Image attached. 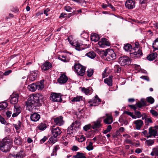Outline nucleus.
<instances>
[{
  "label": "nucleus",
  "mask_w": 158,
  "mask_h": 158,
  "mask_svg": "<svg viewBox=\"0 0 158 158\" xmlns=\"http://www.w3.org/2000/svg\"><path fill=\"white\" fill-rule=\"evenodd\" d=\"M43 98L42 95L40 94H33L30 96L26 104L29 110L31 111L34 107L40 106Z\"/></svg>",
  "instance_id": "nucleus-1"
},
{
  "label": "nucleus",
  "mask_w": 158,
  "mask_h": 158,
  "mask_svg": "<svg viewBox=\"0 0 158 158\" xmlns=\"http://www.w3.org/2000/svg\"><path fill=\"white\" fill-rule=\"evenodd\" d=\"M135 47L132 50V52L130 53V56L135 59L139 58L143 55L142 50L140 48L139 44L138 42L135 44Z\"/></svg>",
  "instance_id": "nucleus-2"
},
{
  "label": "nucleus",
  "mask_w": 158,
  "mask_h": 158,
  "mask_svg": "<svg viewBox=\"0 0 158 158\" xmlns=\"http://www.w3.org/2000/svg\"><path fill=\"white\" fill-rule=\"evenodd\" d=\"M74 71L80 76H83L85 73V68L80 64H76L74 65Z\"/></svg>",
  "instance_id": "nucleus-3"
},
{
  "label": "nucleus",
  "mask_w": 158,
  "mask_h": 158,
  "mask_svg": "<svg viewBox=\"0 0 158 158\" xmlns=\"http://www.w3.org/2000/svg\"><path fill=\"white\" fill-rule=\"evenodd\" d=\"M104 55L106 56L108 60H114L115 58V54L114 51L111 49L107 50L106 52H104Z\"/></svg>",
  "instance_id": "nucleus-4"
},
{
  "label": "nucleus",
  "mask_w": 158,
  "mask_h": 158,
  "mask_svg": "<svg viewBox=\"0 0 158 158\" xmlns=\"http://www.w3.org/2000/svg\"><path fill=\"white\" fill-rule=\"evenodd\" d=\"M50 99L53 102H61L62 101L60 94L54 93L51 94Z\"/></svg>",
  "instance_id": "nucleus-5"
},
{
  "label": "nucleus",
  "mask_w": 158,
  "mask_h": 158,
  "mask_svg": "<svg viewBox=\"0 0 158 158\" xmlns=\"http://www.w3.org/2000/svg\"><path fill=\"white\" fill-rule=\"evenodd\" d=\"M119 63L122 66H124L130 64V59L127 56H123L120 57L119 59Z\"/></svg>",
  "instance_id": "nucleus-6"
},
{
  "label": "nucleus",
  "mask_w": 158,
  "mask_h": 158,
  "mask_svg": "<svg viewBox=\"0 0 158 158\" xmlns=\"http://www.w3.org/2000/svg\"><path fill=\"white\" fill-rule=\"evenodd\" d=\"M51 132L52 135L58 137L61 133L60 128L58 127H53L51 128Z\"/></svg>",
  "instance_id": "nucleus-7"
},
{
  "label": "nucleus",
  "mask_w": 158,
  "mask_h": 158,
  "mask_svg": "<svg viewBox=\"0 0 158 158\" xmlns=\"http://www.w3.org/2000/svg\"><path fill=\"white\" fill-rule=\"evenodd\" d=\"M101 102V100L99 99L98 96L96 95L94 98L90 100L89 102L90 103V106H96L99 104V102Z\"/></svg>",
  "instance_id": "nucleus-8"
},
{
  "label": "nucleus",
  "mask_w": 158,
  "mask_h": 158,
  "mask_svg": "<svg viewBox=\"0 0 158 158\" xmlns=\"http://www.w3.org/2000/svg\"><path fill=\"white\" fill-rule=\"evenodd\" d=\"M99 46L102 48H104L106 46H109L110 44L107 40L105 38L101 39L98 42Z\"/></svg>",
  "instance_id": "nucleus-9"
},
{
  "label": "nucleus",
  "mask_w": 158,
  "mask_h": 158,
  "mask_svg": "<svg viewBox=\"0 0 158 158\" xmlns=\"http://www.w3.org/2000/svg\"><path fill=\"white\" fill-rule=\"evenodd\" d=\"M158 127H150L149 128V135L148 136V138L151 137L152 136L155 137L157 134V130L156 129Z\"/></svg>",
  "instance_id": "nucleus-10"
},
{
  "label": "nucleus",
  "mask_w": 158,
  "mask_h": 158,
  "mask_svg": "<svg viewBox=\"0 0 158 158\" xmlns=\"http://www.w3.org/2000/svg\"><path fill=\"white\" fill-rule=\"evenodd\" d=\"M101 118H99L96 121L92 123V127L93 129L97 130L102 127V125L101 123L102 122Z\"/></svg>",
  "instance_id": "nucleus-11"
},
{
  "label": "nucleus",
  "mask_w": 158,
  "mask_h": 158,
  "mask_svg": "<svg viewBox=\"0 0 158 158\" xmlns=\"http://www.w3.org/2000/svg\"><path fill=\"white\" fill-rule=\"evenodd\" d=\"M63 117L60 116L53 118L55 124L58 126H61L63 125L64 121L63 120Z\"/></svg>",
  "instance_id": "nucleus-12"
},
{
  "label": "nucleus",
  "mask_w": 158,
  "mask_h": 158,
  "mask_svg": "<svg viewBox=\"0 0 158 158\" xmlns=\"http://www.w3.org/2000/svg\"><path fill=\"white\" fill-rule=\"evenodd\" d=\"M125 6L128 9H132L135 7V3L132 0H128L126 2Z\"/></svg>",
  "instance_id": "nucleus-13"
},
{
  "label": "nucleus",
  "mask_w": 158,
  "mask_h": 158,
  "mask_svg": "<svg viewBox=\"0 0 158 158\" xmlns=\"http://www.w3.org/2000/svg\"><path fill=\"white\" fill-rule=\"evenodd\" d=\"M68 81L67 77L64 74H61L57 81L60 84H64Z\"/></svg>",
  "instance_id": "nucleus-14"
},
{
  "label": "nucleus",
  "mask_w": 158,
  "mask_h": 158,
  "mask_svg": "<svg viewBox=\"0 0 158 158\" xmlns=\"http://www.w3.org/2000/svg\"><path fill=\"white\" fill-rule=\"evenodd\" d=\"M30 75L29 77L27 78V80H29L30 81H32L36 78L38 75V71H33L31 72Z\"/></svg>",
  "instance_id": "nucleus-15"
},
{
  "label": "nucleus",
  "mask_w": 158,
  "mask_h": 158,
  "mask_svg": "<svg viewBox=\"0 0 158 158\" xmlns=\"http://www.w3.org/2000/svg\"><path fill=\"white\" fill-rule=\"evenodd\" d=\"M18 94H13L11 96L10 103L12 104H16L18 102Z\"/></svg>",
  "instance_id": "nucleus-16"
},
{
  "label": "nucleus",
  "mask_w": 158,
  "mask_h": 158,
  "mask_svg": "<svg viewBox=\"0 0 158 158\" xmlns=\"http://www.w3.org/2000/svg\"><path fill=\"white\" fill-rule=\"evenodd\" d=\"M133 123L135 124L136 129L137 130H140L143 124V121L140 119L135 121Z\"/></svg>",
  "instance_id": "nucleus-17"
},
{
  "label": "nucleus",
  "mask_w": 158,
  "mask_h": 158,
  "mask_svg": "<svg viewBox=\"0 0 158 158\" xmlns=\"http://www.w3.org/2000/svg\"><path fill=\"white\" fill-rule=\"evenodd\" d=\"M78 123V122L77 121H75V122L72 123V124L69 127L67 133L69 134H73V127H75V128H77L76 126L75 125V124H77Z\"/></svg>",
  "instance_id": "nucleus-18"
},
{
  "label": "nucleus",
  "mask_w": 158,
  "mask_h": 158,
  "mask_svg": "<svg viewBox=\"0 0 158 158\" xmlns=\"http://www.w3.org/2000/svg\"><path fill=\"white\" fill-rule=\"evenodd\" d=\"M71 44L73 46H75L76 49L78 51H79L84 49L82 47V44L77 41L74 42Z\"/></svg>",
  "instance_id": "nucleus-19"
},
{
  "label": "nucleus",
  "mask_w": 158,
  "mask_h": 158,
  "mask_svg": "<svg viewBox=\"0 0 158 158\" xmlns=\"http://www.w3.org/2000/svg\"><path fill=\"white\" fill-rule=\"evenodd\" d=\"M52 67L51 64L48 62H45L41 66V69L42 70L46 71Z\"/></svg>",
  "instance_id": "nucleus-20"
},
{
  "label": "nucleus",
  "mask_w": 158,
  "mask_h": 158,
  "mask_svg": "<svg viewBox=\"0 0 158 158\" xmlns=\"http://www.w3.org/2000/svg\"><path fill=\"white\" fill-rule=\"evenodd\" d=\"M25 156L24 152L23 150H21L16 155L12 156L11 158H23Z\"/></svg>",
  "instance_id": "nucleus-21"
},
{
  "label": "nucleus",
  "mask_w": 158,
  "mask_h": 158,
  "mask_svg": "<svg viewBox=\"0 0 158 158\" xmlns=\"http://www.w3.org/2000/svg\"><path fill=\"white\" fill-rule=\"evenodd\" d=\"M40 117V115L37 113H34L31 115L30 117L31 120L34 122H36L39 120Z\"/></svg>",
  "instance_id": "nucleus-22"
},
{
  "label": "nucleus",
  "mask_w": 158,
  "mask_h": 158,
  "mask_svg": "<svg viewBox=\"0 0 158 158\" xmlns=\"http://www.w3.org/2000/svg\"><path fill=\"white\" fill-rule=\"evenodd\" d=\"M81 91L87 95L91 94L93 91L92 89L90 87L87 88H85V87L82 88Z\"/></svg>",
  "instance_id": "nucleus-23"
},
{
  "label": "nucleus",
  "mask_w": 158,
  "mask_h": 158,
  "mask_svg": "<svg viewBox=\"0 0 158 158\" xmlns=\"http://www.w3.org/2000/svg\"><path fill=\"white\" fill-rule=\"evenodd\" d=\"M14 113L12 115V117H16L21 112V110L19 107L15 106H14Z\"/></svg>",
  "instance_id": "nucleus-24"
},
{
  "label": "nucleus",
  "mask_w": 158,
  "mask_h": 158,
  "mask_svg": "<svg viewBox=\"0 0 158 158\" xmlns=\"http://www.w3.org/2000/svg\"><path fill=\"white\" fill-rule=\"evenodd\" d=\"M108 114H106L107 118L103 120V122L106 124H111L113 122L112 117L111 116H107Z\"/></svg>",
  "instance_id": "nucleus-25"
},
{
  "label": "nucleus",
  "mask_w": 158,
  "mask_h": 158,
  "mask_svg": "<svg viewBox=\"0 0 158 158\" xmlns=\"http://www.w3.org/2000/svg\"><path fill=\"white\" fill-rule=\"evenodd\" d=\"M44 80L40 81L39 82H38L36 83L37 86V89L38 90H41L44 88Z\"/></svg>",
  "instance_id": "nucleus-26"
},
{
  "label": "nucleus",
  "mask_w": 158,
  "mask_h": 158,
  "mask_svg": "<svg viewBox=\"0 0 158 158\" xmlns=\"http://www.w3.org/2000/svg\"><path fill=\"white\" fill-rule=\"evenodd\" d=\"M28 89L31 91H35L37 89V86L36 83H33L28 85L27 86Z\"/></svg>",
  "instance_id": "nucleus-27"
},
{
  "label": "nucleus",
  "mask_w": 158,
  "mask_h": 158,
  "mask_svg": "<svg viewBox=\"0 0 158 158\" xmlns=\"http://www.w3.org/2000/svg\"><path fill=\"white\" fill-rule=\"evenodd\" d=\"M99 39L98 35L95 33L92 34L91 35V41L96 42Z\"/></svg>",
  "instance_id": "nucleus-28"
},
{
  "label": "nucleus",
  "mask_w": 158,
  "mask_h": 158,
  "mask_svg": "<svg viewBox=\"0 0 158 158\" xmlns=\"http://www.w3.org/2000/svg\"><path fill=\"white\" fill-rule=\"evenodd\" d=\"M157 53L155 52L149 55L147 57V58L148 60L152 61L155 59L157 57Z\"/></svg>",
  "instance_id": "nucleus-29"
},
{
  "label": "nucleus",
  "mask_w": 158,
  "mask_h": 158,
  "mask_svg": "<svg viewBox=\"0 0 158 158\" xmlns=\"http://www.w3.org/2000/svg\"><path fill=\"white\" fill-rule=\"evenodd\" d=\"M73 158H86L84 154L80 152H77L76 155H74Z\"/></svg>",
  "instance_id": "nucleus-30"
},
{
  "label": "nucleus",
  "mask_w": 158,
  "mask_h": 158,
  "mask_svg": "<svg viewBox=\"0 0 158 158\" xmlns=\"http://www.w3.org/2000/svg\"><path fill=\"white\" fill-rule=\"evenodd\" d=\"M14 141L15 143L17 145H20L22 143V141L21 140V139L19 136H17L15 137Z\"/></svg>",
  "instance_id": "nucleus-31"
},
{
  "label": "nucleus",
  "mask_w": 158,
  "mask_h": 158,
  "mask_svg": "<svg viewBox=\"0 0 158 158\" xmlns=\"http://www.w3.org/2000/svg\"><path fill=\"white\" fill-rule=\"evenodd\" d=\"M57 140V137L52 135L49 139L48 142L49 143H54L56 142Z\"/></svg>",
  "instance_id": "nucleus-32"
},
{
  "label": "nucleus",
  "mask_w": 158,
  "mask_h": 158,
  "mask_svg": "<svg viewBox=\"0 0 158 158\" xmlns=\"http://www.w3.org/2000/svg\"><path fill=\"white\" fill-rule=\"evenodd\" d=\"M123 48L127 52H130L132 49V46L129 44H127L125 45Z\"/></svg>",
  "instance_id": "nucleus-33"
},
{
  "label": "nucleus",
  "mask_w": 158,
  "mask_h": 158,
  "mask_svg": "<svg viewBox=\"0 0 158 158\" xmlns=\"http://www.w3.org/2000/svg\"><path fill=\"white\" fill-rule=\"evenodd\" d=\"M85 55L90 58L94 59L96 55L94 52L91 51L86 54Z\"/></svg>",
  "instance_id": "nucleus-34"
},
{
  "label": "nucleus",
  "mask_w": 158,
  "mask_h": 158,
  "mask_svg": "<svg viewBox=\"0 0 158 158\" xmlns=\"http://www.w3.org/2000/svg\"><path fill=\"white\" fill-rule=\"evenodd\" d=\"M150 155L152 156L155 155L158 156V147L154 148L152 149V152H151Z\"/></svg>",
  "instance_id": "nucleus-35"
},
{
  "label": "nucleus",
  "mask_w": 158,
  "mask_h": 158,
  "mask_svg": "<svg viewBox=\"0 0 158 158\" xmlns=\"http://www.w3.org/2000/svg\"><path fill=\"white\" fill-rule=\"evenodd\" d=\"M152 47L155 50H158V37L155 40L153 43Z\"/></svg>",
  "instance_id": "nucleus-36"
},
{
  "label": "nucleus",
  "mask_w": 158,
  "mask_h": 158,
  "mask_svg": "<svg viewBox=\"0 0 158 158\" xmlns=\"http://www.w3.org/2000/svg\"><path fill=\"white\" fill-rule=\"evenodd\" d=\"M47 127L46 124L44 123H41L38 126V129L41 130H45Z\"/></svg>",
  "instance_id": "nucleus-37"
},
{
  "label": "nucleus",
  "mask_w": 158,
  "mask_h": 158,
  "mask_svg": "<svg viewBox=\"0 0 158 158\" xmlns=\"http://www.w3.org/2000/svg\"><path fill=\"white\" fill-rule=\"evenodd\" d=\"M104 82L108 85L111 86L112 85V81L110 78H106L104 80Z\"/></svg>",
  "instance_id": "nucleus-38"
},
{
  "label": "nucleus",
  "mask_w": 158,
  "mask_h": 158,
  "mask_svg": "<svg viewBox=\"0 0 158 158\" xmlns=\"http://www.w3.org/2000/svg\"><path fill=\"white\" fill-rule=\"evenodd\" d=\"M82 97L80 96H77L76 97L72 98L71 100L72 102H79L82 100Z\"/></svg>",
  "instance_id": "nucleus-39"
},
{
  "label": "nucleus",
  "mask_w": 158,
  "mask_h": 158,
  "mask_svg": "<svg viewBox=\"0 0 158 158\" xmlns=\"http://www.w3.org/2000/svg\"><path fill=\"white\" fill-rule=\"evenodd\" d=\"M58 59L64 62L68 61V60L66 58V56L64 55L59 56L58 57Z\"/></svg>",
  "instance_id": "nucleus-40"
},
{
  "label": "nucleus",
  "mask_w": 158,
  "mask_h": 158,
  "mask_svg": "<svg viewBox=\"0 0 158 158\" xmlns=\"http://www.w3.org/2000/svg\"><path fill=\"white\" fill-rule=\"evenodd\" d=\"M8 106V104L6 102H2L0 103V110L6 108Z\"/></svg>",
  "instance_id": "nucleus-41"
},
{
  "label": "nucleus",
  "mask_w": 158,
  "mask_h": 158,
  "mask_svg": "<svg viewBox=\"0 0 158 158\" xmlns=\"http://www.w3.org/2000/svg\"><path fill=\"white\" fill-rule=\"evenodd\" d=\"M84 112L83 110L79 111L77 114V117L80 119L82 118L84 115Z\"/></svg>",
  "instance_id": "nucleus-42"
},
{
  "label": "nucleus",
  "mask_w": 158,
  "mask_h": 158,
  "mask_svg": "<svg viewBox=\"0 0 158 158\" xmlns=\"http://www.w3.org/2000/svg\"><path fill=\"white\" fill-rule=\"evenodd\" d=\"M146 100L148 103L151 104H153L155 101L154 99L151 96L147 97Z\"/></svg>",
  "instance_id": "nucleus-43"
},
{
  "label": "nucleus",
  "mask_w": 158,
  "mask_h": 158,
  "mask_svg": "<svg viewBox=\"0 0 158 158\" xmlns=\"http://www.w3.org/2000/svg\"><path fill=\"white\" fill-rule=\"evenodd\" d=\"M94 73V70L92 69H88L87 72V75L89 77H91Z\"/></svg>",
  "instance_id": "nucleus-44"
},
{
  "label": "nucleus",
  "mask_w": 158,
  "mask_h": 158,
  "mask_svg": "<svg viewBox=\"0 0 158 158\" xmlns=\"http://www.w3.org/2000/svg\"><path fill=\"white\" fill-rule=\"evenodd\" d=\"M145 142L147 145L149 146H151L154 143V141L152 139L147 140Z\"/></svg>",
  "instance_id": "nucleus-45"
},
{
  "label": "nucleus",
  "mask_w": 158,
  "mask_h": 158,
  "mask_svg": "<svg viewBox=\"0 0 158 158\" xmlns=\"http://www.w3.org/2000/svg\"><path fill=\"white\" fill-rule=\"evenodd\" d=\"M86 149L89 150L90 151L93 150V143L91 142H89V144L88 146L86 147Z\"/></svg>",
  "instance_id": "nucleus-46"
},
{
  "label": "nucleus",
  "mask_w": 158,
  "mask_h": 158,
  "mask_svg": "<svg viewBox=\"0 0 158 158\" xmlns=\"http://www.w3.org/2000/svg\"><path fill=\"white\" fill-rule=\"evenodd\" d=\"M150 112L153 116L158 117V113L155 110H150Z\"/></svg>",
  "instance_id": "nucleus-47"
},
{
  "label": "nucleus",
  "mask_w": 158,
  "mask_h": 158,
  "mask_svg": "<svg viewBox=\"0 0 158 158\" xmlns=\"http://www.w3.org/2000/svg\"><path fill=\"white\" fill-rule=\"evenodd\" d=\"M135 115H136V116L137 117V118H139L141 116H143L142 114H141V113L138 111H137V110L135 111Z\"/></svg>",
  "instance_id": "nucleus-48"
},
{
  "label": "nucleus",
  "mask_w": 158,
  "mask_h": 158,
  "mask_svg": "<svg viewBox=\"0 0 158 158\" xmlns=\"http://www.w3.org/2000/svg\"><path fill=\"white\" fill-rule=\"evenodd\" d=\"M112 129V127L111 125H109L108 126L106 130H104L103 131V133L104 134H107L108 132L110 131Z\"/></svg>",
  "instance_id": "nucleus-49"
},
{
  "label": "nucleus",
  "mask_w": 158,
  "mask_h": 158,
  "mask_svg": "<svg viewBox=\"0 0 158 158\" xmlns=\"http://www.w3.org/2000/svg\"><path fill=\"white\" fill-rule=\"evenodd\" d=\"M124 143H125L130 144L132 145L133 144V142L132 140L128 139H125L124 140Z\"/></svg>",
  "instance_id": "nucleus-50"
},
{
  "label": "nucleus",
  "mask_w": 158,
  "mask_h": 158,
  "mask_svg": "<svg viewBox=\"0 0 158 158\" xmlns=\"http://www.w3.org/2000/svg\"><path fill=\"white\" fill-rule=\"evenodd\" d=\"M119 122L123 124L126 125L128 124V121L127 120H124L123 119L120 118L119 119Z\"/></svg>",
  "instance_id": "nucleus-51"
},
{
  "label": "nucleus",
  "mask_w": 158,
  "mask_h": 158,
  "mask_svg": "<svg viewBox=\"0 0 158 158\" xmlns=\"http://www.w3.org/2000/svg\"><path fill=\"white\" fill-rule=\"evenodd\" d=\"M114 71L117 73H119L121 70V68L118 65H115L114 67Z\"/></svg>",
  "instance_id": "nucleus-52"
},
{
  "label": "nucleus",
  "mask_w": 158,
  "mask_h": 158,
  "mask_svg": "<svg viewBox=\"0 0 158 158\" xmlns=\"http://www.w3.org/2000/svg\"><path fill=\"white\" fill-rule=\"evenodd\" d=\"M64 10L67 12H71L72 10V8L69 6H66L64 7Z\"/></svg>",
  "instance_id": "nucleus-53"
},
{
  "label": "nucleus",
  "mask_w": 158,
  "mask_h": 158,
  "mask_svg": "<svg viewBox=\"0 0 158 158\" xmlns=\"http://www.w3.org/2000/svg\"><path fill=\"white\" fill-rule=\"evenodd\" d=\"M85 139V137L83 135H81L78 139V141L80 142H82L84 141Z\"/></svg>",
  "instance_id": "nucleus-54"
},
{
  "label": "nucleus",
  "mask_w": 158,
  "mask_h": 158,
  "mask_svg": "<svg viewBox=\"0 0 158 158\" xmlns=\"http://www.w3.org/2000/svg\"><path fill=\"white\" fill-rule=\"evenodd\" d=\"M130 134L132 136L135 138L138 137L139 135L138 133L136 132H131Z\"/></svg>",
  "instance_id": "nucleus-55"
},
{
  "label": "nucleus",
  "mask_w": 158,
  "mask_h": 158,
  "mask_svg": "<svg viewBox=\"0 0 158 158\" xmlns=\"http://www.w3.org/2000/svg\"><path fill=\"white\" fill-rule=\"evenodd\" d=\"M13 126L17 130H18L20 127L21 123L20 122H19V123L18 125H17L16 124H14Z\"/></svg>",
  "instance_id": "nucleus-56"
},
{
  "label": "nucleus",
  "mask_w": 158,
  "mask_h": 158,
  "mask_svg": "<svg viewBox=\"0 0 158 158\" xmlns=\"http://www.w3.org/2000/svg\"><path fill=\"white\" fill-rule=\"evenodd\" d=\"M0 121L2 124H5L6 123L4 118L1 116H0Z\"/></svg>",
  "instance_id": "nucleus-57"
},
{
  "label": "nucleus",
  "mask_w": 158,
  "mask_h": 158,
  "mask_svg": "<svg viewBox=\"0 0 158 158\" xmlns=\"http://www.w3.org/2000/svg\"><path fill=\"white\" fill-rule=\"evenodd\" d=\"M146 122H147L148 124H149V123H153V121L152 119V118H148L147 119H146Z\"/></svg>",
  "instance_id": "nucleus-58"
},
{
  "label": "nucleus",
  "mask_w": 158,
  "mask_h": 158,
  "mask_svg": "<svg viewBox=\"0 0 158 158\" xmlns=\"http://www.w3.org/2000/svg\"><path fill=\"white\" fill-rule=\"evenodd\" d=\"M107 69H106L102 73V77L103 78H105L107 76V74L106 73Z\"/></svg>",
  "instance_id": "nucleus-59"
},
{
  "label": "nucleus",
  "mask_w": 158,
  "mask_h": 158,
  "mask_svg": "<svg viewBox=\"0 0 158 158\" xmlns=\"http://www.w3.org/2000/svg\"><path fill=\"white\" fill-rule=\"evenodd\" d=\"M90 128V126L89 125H86L83 127V129L85 131H87Z\"/></svg>",
  "instance_id": "nucleus-60"
},
{
  "label": "nucleus",
  "mask_w": 158,
  "mask_h": 158,
  "mask_svg": "<svg viewBox=\"0 0 158 158\" xmlns=\"http://www.w3.org/2000/svg\"><path fill=\"white\" fill-rule=\"evenodd\" d=\"M48 139L46 136H44V137L41 139L40 140V142L41 143H44Z\"/></svg>",
  "instance_id": "nucleus-61"
},
{
  "label": "nucleus",
  "mask_w": 158,
  "mask_h": 158,
  "mask_svg": "<svg viewBox=\"0 0 158 158\" xmlns=\"http://www.w3.org/2000/svg\"><path fill=\"white\" fill-rule=\"evenodd\" d=\"M140 78L142 79L146 80L147 81H149V77L147 76H142L141 77H140Z\"/></svg>",
  "instance_id": "nucleus-62"
},
{
  "label": "nucleus",
  "mask_w": 158,
  "mask_h": 158,
  "mask_svg": "<svg viewBox=\"0 0 158 158\" xmlns=\"http://www.w3.org/2000/svg\"><path fill=\"white\" fill-rule=\"evenodd\" d=\"M136 105L139 108H141L142 106H144V105H143L140 102H138L136 103Z\"/></svg>",
  "instance_id": "nucleus-63"
},
{
  "label": "nucleus",
  "mask_w": 158,
  "mask_h": 158,
  "mask_svg": "<svg viewBox=\"0 0 158 158\" xmlns=\"http://www.w3.org/2000/svg\"><path fill=\"white\" fill-rule=\"evenodd\" d=\"M12 72L11 70H8L6 71L4 73V75L7 76Z\"/></svg>",
  "instance_id": "nucleus-64"
}]
</instances>
